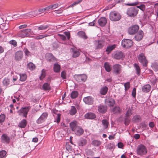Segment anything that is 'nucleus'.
<instances>
[{"label":"nucleus","mask_w":158,"mask_h":158,"mask_svg":"<svg viewBox=\"0 0 158 158\" xmlns=\"http://www.w3.org/2000/svg\"><path fill=\"white\" fill-rule=\"evenodd\" d=\"M82 1V0H77L73 2V4H72L70 6V7H73L74 6L78 4L79 2H81Z\"/></svg>","instance_id":"nucleus-57"},{"label":"nucleus","mask_w":158,"mask_h":158,"mask_svg":"<svg viewBox=\"0 0 158 158\" xmlns=\"http://www.w3.org/2000/svg\"><path fill=\"white\" fill-rule=\"evenodd\" d=\"M83 100L85 103L88 104H92L93 102V98L90 96L84 98Z\"/></svg>","instance_id":"nucleus-16"},{"label":"nucleus","mask_w":158,"mask_h":158,"mask_svg":"<svg viewBox=\"0 0 158 158\" xmlns=\"http://www.w3.org/2000/svg\"><path fill=\"white\" fill-rule=\"evenodd\" d=\"M27 68L31 70H33L35 68V65L32 63L30 62L27 65Z\"/></svg>","instance_id":"nucleus-40"},{"label":"nucleus","mask_w":158,"mask_h":158,"mask_svg":"<svg viewBox=\"0 0 158 158\" xmlns=\"http://www.w3.org/2000/svg\"><path fill=\"white\" fill-rule=\"evenodd\" d=\"M107 108L106 106L103 105H100L98 107V111L101 113H105L107 110Z\"/></svg>","instance_id":"nucleus-13"},{"label":"nucleus","mask_w":158,"mask_h":158,"mask_svg":"<svg viewBox=\"0 0 158 158\" xmlns=\"http://www.w3.org/2000/svg\"><path fill=\"white\" fill-rule=\"evenodd\" d=\"M153 69L156 71L158 70V64L156 63L154 64L152 66Z\"/></svg>","instance_id":"nucleus-58"},{"label":"nucleus","mask_w":158,"mask_h":158,"mask_svg":"<svg viewBox=\"0 0 158 158\" xmlns=\"http://www.w3.org/2000/svg\"><path fill=\"white\" fill-rule=\"evenodd\" d=\"M133 45L132 41L129 39H124L122 40V45L126 48H129L131 47Z\"/></svg>","instance_id":"nucleus-4"},{"label":"nucleus","mask_w":158,"mask_h":158,"mask_svg":"<svg viewBox=\"0 0 158 158\" xmlns=\"http://www.w3.org/2000/svg\"><path fill=\"white\" fill-rule=\"evenodd\" d=\"M130 122V119L129 117L125 116L124 120V123L125 125L127 126L129 124Z\"/></svg>","instance_id":"nucleus-46"},{"label":"nucleus","mask_w":158,"mask_h":158,"mask_svg":"<svg viewBox=\"0 0 158 158\" xmlns=\"http://www.w3.org/2000/svg\"><path fill=\"white\" fill-rule=\"evenodd\" d=\"M132 121L135 123H138L141 121V117L139 115L134 116L132 119Z\"/></svg>","instance_id":"nucleus-25"},{"label":"nucleus","mask_w":158,"mask_h":158,"mask_svg":"<svg viewBox=\"0 0 158 158\" xmlns=\"http://www.w3.org/2000/svg\"><path fill=\"white\" fill-rule=\"evenodd\" d=\"M23 53L21 51H18L15 54L14 59L16 61H20L22 60L23 57Z\"/></svg>","instance_id":"nucleus-8"},{"label":"nucleus","mask_w":158,"mask_h":158,"mask_svg":"<svg viewBox=\"0 0 158 158\" xmlns=\"http://www.w3.org/2000/svg\"><path fill=\"white\" fill-rule=\"evenodd\" d=\"M10 43L15 47L17 45V43L15 40H12L10 41Z\"/></svg>","instance_id":"nucleus-59"},{"label":"nucleus","mask_w":158,"mask_h":158,"mask_svg":"<svg viewBox=\"0 0 158 158\" xmlns=\"http://www.w3.org/2000/svg\"><path fill=\"white\" fill-rule=\"evenodd\" d=\"M151 88V87L149 85H146L142 87V90L144 92H148L149 91Z\"/></svg>","instance_id":"nucleus-28"},{"label":"nucleus","mask_w":158,"mask_h":158,"mask_svg":"<svg viewBox=\"0 0 158 158\" xmlns=\"http://www.w3.org/2000/svg\"><path fill=\"white\" fill-rule=\"evenodd\" d=\"M48 36V35L46 34L40 35L36 36L35 38L36 40H40L42 39L45 37Z\"/></svg>","instance_id":"nucleus-45"},{"label":"nucleus","mask_w":158,"mask_h":158,"mask_svg":"<svg viewBox=\"0 0 158 158\" xmlns=\"http://www.w3.org/2000/svg\"><path fill=\"white\" fill-rule=\"evenodd\" d=\"M105 70L107 72H110L111 71V68L109 63L108 62H105L104 64Z\"/></svg>","instance_id":"nucleus-32"},{"label":"nucleus","mask_w":158,"mask_h":158,"mask_svg":"<svg viewBox=\"0 0 158 158\" xmlns=\"http://www.w3.org/2000/svg\"><path fill=\"white\" fill-rule=\"evenodd\" d=\"M58 6V4H55L47 6L46 7V9L48 10L50 9H53L57 8Z\"/></svg>","instance_id":"nucleus-39"},{"label":"nucleus","mask_w":158,"mask_h":158,"mask_svg":"<svg viewBox=\"0 0 158 158\" xmlns=\"http://www.w3.org/2000/svg\"><path fill=\"white\" fill-rule=\"evenodd\" d=\"M116 46V45L115 44L108 46L106 49V51L109 53L115 48Z\"/></svg>","instance_id":"nucleus-35"},{"label":"nucleus","mask_w":158,"mask_h":158,"mask_svg":"<svg viewBox=\"0 0 158 158\" xmlns=\"http://www.w3.org/2000/svg\"><path fill=\"white\" fill-rule=\"evenodd\" d=\"M43 89L45 90H49L51 89L50 84L48 83H44L42 86Z\"/></svg>","instance_id":"nucleus-31"},{"label":"nucleus","mask_w":158,"mask_h":158,"mask_svg":"<svg viewBox=\"0 0 158 158\" xmlns=\"http://www.w3.org/2000/svg\"><path fill=\"white\" fill-rule=\"evenodd\" d=\"M131 114H132V113H131V110H128L127 111V112L125 114V116H126L127 117H130L131 115Z\"/></svg>","instance_id":"nucleus-54"},{"label":"nucleus","mask_w":158,"mask_h":158,"mask_svg":"<svg viewBox=\"0 0 158 158\" xmlns=\"http://www.w3.org/2000/svg\"><path fill=\"white\" fill-rule=\"evenodd\" d=\"M49 27L48 25H42L39 26L38 27V30H43L47 29Z\"/></svg>","instance_id":"nucleus-34"},{"label":"nucleus","mask_w":158,"mask_h":158,"mask_svg":"<svg viewBox=\"0 0 158 158\" xmlns=\"http://www.w3.org/2000/svg\"><path fill=\"white\" fill-rule=\"evenodd\" d=\"M41 74L40 77V80H42L45 76V70L44 69H43L41 71Z\"/></svg>","instance_id":"nucleus-42"},{"label":"nucleus","mask_w":158,"mask_h":158,"mask_svg":"<svg viewBox=\"0 0 158 158\" xmlns=\"http://www.w3.org/2000/svg\"><path fill=\"white\" fill-rule=\"evenodd\" d=\"M6 118V116L4 114H1L0 115V124H2L5 120Z\"/></svg>","instance_id":"nucleus-44"},{"label":"nucleus","mask_w":158,"mask_h":158,"mask_svg":"<svg viewBox=\"0 0 158 158\" xmlns=\"http://www.w3.org/2000/svg\"><path fill=\"white\" fill-rule=\"evenodd\" d=\"M102 123L105 129H106L109 124V122L106 119L103 120L102 121Z\"/></svg>","instance_id":"nucleus-38"},{"label":"nucleus","mask_w":158,"mask_h":158,"mask_svg":"<svg viewBox=\"0 0 158 158\" xmlns=\"http://www.w3.org/2000/svg\"><path fill=\"white\" fill-rule=\"evenodd\" d=\"M122 111V109L118 106H115L112 110V112L114 114L120 113Z\"/></svg>","instance_id":"nucleus-26"},{"label":"nucleus","mask_w":158,"mask_h":158,"mask_svg":"<svg viewBox=\"0 0 158 158\" xmlns=\"http://www.w3.org/2000/svg\"><path fill=\"white\" fill-rule=\"evenodd\" d=\"M73 131L76 135L78 136L81 135L84 132L83 130L79 126L77 127Z\"/></svg>","instance_id":"nucleus-18"},{"label":"nucleus","mask_w":158,"mask_h":158,"mask_svg":"<svg viewBox=\"0 0 158 158\" xmlns=\"http://www.w3.org/2000/svg\"><path fill=\"white\" fill-rule=\"evenodd\" d=\"M136 153L140 156L145 155L147 152L146 148L143 144L138 145L136 148Z\"/></svg>","instance_id":"nucleus-2"},{"label":"nucleus","mask_w":158,"mask_h":158,"mask_svg":"<svg viewBox=\"0 0 158 158\" xmlns=\"http://www.w3.org/2000/svg\"><path fill=\"white\" fill-rule=\"evenodd\" d=\"M136 90V88H133V90L132 91V95L134 98L135 97Z\"/></svg>","instance_id":"nucleus-60"},{"label":"nucleus","mask_w":158,"mask_h":158,"mask_svg":"<svg viewBox=\"0 0 158 158\" xmlns=\"http://www.w3.org/2000/svg\"><path fill=\"white\" fill-rule=\"evenodd\" d=\"M134 66L135 67V68L136 70V73L138 75H139L140 74V69L139 66L138 64H134Z\"/></svg>","instance_id":"nucleus-47"},{"label":"nucleus","mask_w":158,"mask_h":158,"mask_svg":"<svg viewBox=\"0 0 158 158\" xmlns=\"http://www.w3.org/2000/svg\"><path fill=\"white\" fill-rule=\"evenodd\" d=\"M29 110V107L28 106L22 107L18 112L23 114V116L26 117Z\"/></svg>","instance_id":"nucleus-12"},{"label":"nucleus","mask_w":158,"mask_h":158,"mask_svg":"<svg viewBox=\"0 0 158 158\" xmlns=\"http://www.w3.org/2000/svg\"><path fill=\"white\" fill-rule=\"evenodd\" d=\"M138 4H139V2H134V3H131L127 4H126V5H127V6H136V5H138Z\"/></svg>","instance_id":"nucleus-62"},{"label":"nucleus","mask_w":158,"mask_h":158,"mask_svg":"<svg viewBox=\"0 0 158 158\" xmlns=\"http://www.w3.org/2000/svg\"><path fill=\"white\" fill-rule=\"evenodd\" d=\"M77 35L80 37L83 38L84 39H87L88 37L86 35L85 32L82 31H80L77 33Z\"/></svg>","instance_id":"nucleus-24"},{"label":"nucleus","mask_w":158,"mask_h":158,"mask_svg":"<svg viewBox=\"0 0 158 158\" xmlns=\"http://www.w3.org/2000/svg\"><path fill=\"white\" fill-rule=\"evenodd\" d=\"M123 56V54L122 52H116L114 55V58L117 60L122 58Z\"/></svg>","instance_id":"nucleus-20"},{"label":"nucleus","mask_w":158,"mask_h":158,"mask_svg":"<svg viewBox=\"0 0 158 158\" xmlns=\"http://www.w3.org/2000/svg\"><path fill=\"white\" fill-rule=\"evenodd\" d=\"M27 122L26 119H23L19 123V126L22 128H24L26 126Z\"/></svg>","instance_id":"nucleus-30"},{"label":"nucleus","mask_w":158,"mask_h":158,"mask_svg":"<svg viewBox=\"0 0 158 158\" xmlns=\"http://www.w3.org/2000/svg\"><path fill=\"white\" fill-rule=\"evenodd\" d=\"M139 10L137 8L132 7L128 8L126 11L127 15L130 17H134L138 14Z\"/></svg>","instance_id":"nucleus-1"},{"label":"nucleus","mask_w":158,"mask_h":158,"mask_svg":"<svg viewBox=\"0 0 158 158\" xmlns=\"http://www.w3.org/2000/svg\"><path fill=\"white\" fill-rule=\"evenodd\" d=\"M20 76V80L23 81H25L27 79V75L25 74L22 73L19 74Z\"/></svg>","instance_id":"nucleus-37"},{"label":"nucleus","mask_w":158,"mask_h":158,"mask_svg":"<svg viewBox=\"0 0 158 158\" xmlns=\"http://www.w3.org/2000/svg\"><path fill=\"white\" fill-rule=\"evenodd\" d=\"M95 48L98 49L102 48L104 45V42L102 40L95 41Z\"/></svg>","instance_id":"nucleus-11"},{"label":"nucleus","mask_w":158,"mask_h":158,"mask_svg":"<svg viewBox=\"0 0 158 158\" xmlns=\"http://www.w3.org/2000/svg\"><path fill=\"white\" fill-rule=\"evenodd\" d=\"M66 73L65 71H63L61 73V76L63 79H65L66 78Z\"/></svg>","instance_id":"nucleus-56"},{"label":"nucleus","mask_w":158,"mask_h":158,"mask_svg":"<svg viewBox=\"0 0 158 158\" xmlns=\"http://www.w3.org/2000/svg\"><path fill=\"white\" fill-rule=\"evenodd\" d=\"M121 18V16L118 13L115 11L110 12V19L113 21H117L119 20Z\"/></svg>","instance_id":"nucleus-3"},{"label":"nucleus","mask_w":158,"mask_h":158,"mask_svg":"<svg viewBox=\"0 0 158 158\" xmlns=\"http://www.w3.org/2000/svg\"><path fill=\"white\" fill-rule=\"evenodd\" d=\"M124 86L125 88V90H128L130 87V84L129 82L126 83L124 84Z\"/></svg>","instance_id":"nucleus-53"},{"label":"nucleus","mask_w":158,"mask_h":158,"mask_svg":"<svg viewBox=\"0 0 158 158\" xmlns=\"http://www.w3.org/2000/svg\"><path fill=\"white\" fill-rule=\"evenodd\" d=\"M138 59L143 66L145 67L147 66L148 62L143 53H141L139 54L138 56Z\"/></svg>","instance_id":"nucleus-5"},{"label":"nucleus","mask_w":158,"mask_h":158,"mask_svg":"<svg viewBox=\"0 0 158 158\" xmlns=\"http://www.w3.org/2000/svg\"><path fill=\"white\" fill-rule=\"evenodd\" d=\"M1 139L3 142L8 143L10 142V139L7 135L6 134H4L2 135Z\"/></svg>","instance_id":"nucleus-19"},{"label":"nucleus","mask_w":158,"mask_h":158,"mask_svg":"<svg viewBox=\"0 0 158 158\" xmlns=\"http://www.w3.org/2000/svg\"><path fill=\"white\" fill-rule=\"evenodd\" d=\"M31 31V30L29 29H26L23 30L22 31H21L20 32L21 34H23V36H22V37H23L24 36L26 35L27 34V32H30Z\"/></svg>","instance_id":"nucleus-43"},{"label":"nucleus","mask_w":158,"mask_h":158,"mask_svg":"<svg viewBox=\"0 0 158 158\" xmlns=\"http://www.w3.org/2000/svg\"><path fill=\"white\" fill-rule=\"evenodd\" d=\"M60 114H57V118L56 120V122L59 123L60 121Z\"/></svg>","instance_id":"nucleus-63"},{"label":"nucleus","mask_w":158,"mask_h":158,"mask_svg":"<svg viewBox=\"0 0 158 158\" xmlns=\"http://www.w3.org/2000/svg\"><path fill=\"white\" fill-rule=\"evenodd\" d=\"M8 25L5 23L2 24L1 25V28L3 30H6L8 29Z\"/></svg>","instance_id":"nucleus-50"},{"label":"nucleus","mask_w":158,"mask_h":158,"mask_svg":"<svg viewBox=\"0 0 158 158\" xmlns=\"http://www.w3.org/2000/svg\"><path fill=\"white\" fill-rule=\"evenodd\" d=\"M87 143V141L86 139L81 138L78 140V144L79 146H83L85 145Z\"/></svg>","instance_id":"nucleus-22"},{"label":"nucleus","mask_w":158,"mask_h":158,"mask_svg":"<svg viewBox=\"0 0 158 158\" xmlns=\"http://www.w3.org/2000/svg\"><path fill=\"white\" fill-rule=\"evenodd\" d=\"M135 7L137 8L138 9L139 8L143 11L145 10V6L143 4H142L139 6H137Z\"/></svg>","instance_id":"nucleus-55"},{"label":"nucleus","mask_w":158,"mask_h":158,"mask_svg":"<svg viewBox=\"0 0 158 158\" xmlns=\"http://www.w3.org/2000/svg\"><path fill=\"white\" fill-rule=\"evenodd\" d=\"M77 110L76 108L74 106H72L71 110L69 111V114L70 115H73L77 113Z\"/></svg>","instance_id":"nucleus-33"},{"label":"nucleus","mask_w":158,"mask_h":158,"mask_svg":"<svg viewBox=\"0 0 158 158\" xmlns=\"http://www.w3.org/2000/svg\"><path fill=\"white\" fill-rule=\"evenodd\" d=\"M98 22L100 26L104 27L107 23V20L105 17H102L98 20Z\"/></svg>","instance_id":"nucleus-15"},{"label":"nucleus","mask_w":158,"mask_h":158,"mask_svg":"<svg viewBox=\"0 0 158 158\" xmlns=\"http://www.w3.org/2000/svg\"><path fill=\"white\" fill-rule=\"evenodd\" d=\"M78 95V93L77 91H73L71 92L70 97L72 98H76Z\"/></svg>","instance_id":"nucleus-36"},{"label":"nucleus","mask_w":158,"mask_h":158,"mask_svg":"<svg viewBox=\"0 0 158 158\" xmlns=\"http://www.w3.org/2000/svg\"><path fill=\"white\" fill-rule=\"evenodd\" d=\"M101 144V142L97 140H94L92 142V144L95 146H98L100 145Z\"/></svg>","instance_id":"nucleus-48"},{"label":"nucleus","mask_w":158,"mask_h":158,"mask_svg":"<svg viewBox=\"0 0 158 158\" xmlns=\"http://www.w3.org/2000/svg\"><path fill=\"white\" fill-rule=\"evenodd\" d=\"M10 80L7 78H5L3 81V84L4 85L7 86L10 83Z\"/></svg>","instance_id":"nucleus-41"},{"label":"nucleus","mask_w":158,"mask_h":158,"mask_svg":"<svg viewBox=\"0 0 158 158\" xmlns=\"http://www.w3.org/2000/svg\"><path fill=\"white\" fill-rule=\"evenodd\" d=\"M48 116V114L47 112L43 113L37 120V123L38 124L42 123L45 121Z\"/></svg>","instance_id":"nucleus-10"},{"label":"nucleus","mask_w":158,"mask_h":158,"mask_svg":"<svg viewBox=\"0 0 158 158\" xmlns=\"http://www.w3.org/2000/svg\"><path fill=\"white\" fill-rule=\"evenodd\" d=\"M108 88L105 86L102 87L100 90V93L102 95H106L108 91Z\"/></svg>","instance_id":"nucleus-21"},{"label":"nucleus","mask_w":158,"mask_h":158,"mask_svg":"<svg viewBox=\"0 0 158 158\" xmlns=\"http://www.w3.org/2000/svg\"><path fill=\"white\" fill-rule=\"evenodd\" d=\"M24 52L25 55L27 56H31V52L28 50L27 48L24 49Z\"/></svg>","instance_id":"nucleus-52"},{"label":"nucleus","mask_w":158,"mask_h":158,"mask_svg":"<svg viewBox=\"0 0 158 158\" xmlns=\"http://www.w3.org/2000/svg\"><path fill=\"white\" fill-rule=\"evenodd\" d=\"M6 152L4 150H2L0 152V158H3L6 156Z\"/></svg>","instance_id":"nucleus-49"},{"label":"nucleus","mask_w":158,"mask_h":158,"mask_svg":"<svg viewBox=\"0 0 158 158\" xmlns=\"http://www.w3.org/2000/svg\"><path fill=\"white\" fill-rule=\"evenodd\" d=\"M109 103H110L109 106H113L114 103V101L113 99H112L110 100L108 102Z\"/></svg>","instance_id":"nucleus-61"},{"label":"nucleus","mask_w":158,"mask_h":158,"mask_svg":"<svg viewBox=\"0 0 158 158\" xmlns=\"http://www.w3.org/2000/svg\"><path fill=\"white\" fill-rule=\"evenodd\" d=\"M71 50L73 52L72 56L73 57H77L80 55V53L79 51L76 50L73 48H71Z\"/></svg>","instance_id":"nucleus-27"},{"label":"nucleus","mask_w":158,"mask_h":158,"mask_svg":"<svg viewBox=\"0 0 158 158\" xmlns=\"http://www.w3.org/2000/svg\"><path fill=\"white\" fill-rule=\"evenodd\" d=\"M74 77L76 80L79 82H84L86 80L87 76L85 74L75 75Z\"/></svg>","instance_id":"nucleus-6"},{"label":"nucleus","mask_w":158,"mask_h":158,"mask_svg":"<svg viewBox=\"0 0 158 158\" xmlns=\"http://www.w3.org/2000/svg\"><path fill=\"white\" fill-rule=\"evenodd\" d=\"M143 35V32L142 31L140 30L136 34L135 36V38L136 41H139L142 39Z\"/></svg>","instance_id":"nucleus-14"},{"label":"nucleus","mask_w":158,"mask_h":158,"mask_svg":"<svg viewBox=\"0 0 158 158\" xmlns=\"http://www.w3.org/2000/svg\"><path fill=\"white\" fill-rule=\"evenodd\" d=\"M139 28V26L138 25H134L130 27L128 30V32L130 35H134L136 33Z\"/></svg>","instance_id":"nucleus-7"},{"label":"nucleus","mask_w":158,"mask_h":158,"mask_svg":"<svg viewBox=\"0 0 158 158\" xmlns=\"http://www.w3.org/2000/svg\"><path fill=\"white\" fill-rule=\"evenodd\" d=\"M84 117L85 118L88 119H94L96 118L95 115L93 113L89 112L86 114Z\"/></svg>","instance_id":"nucleus-17"},{"label":"nucleus","mask_w":158,"mask_h":158,"mask_svg":"<svg viewBox=\"0 0 158 158\" xmlns=\"http://www.w3.org/2000/svg\"><path fill=\"white\" fill-rule=\"evenodd\" d=\"M49 56L51 57V59L49 60V61H52L54 60L55 58L53 56L52 54H48Z\"/></svg>","instance_id":"nucleus-64"},{"label":"nucleus","mask_w":158,"mask_h":158,"mask_svg":"<svg viewBox=\"0 0 158 158\" xmlns=\"http://www.w3.org/2000/svg\"><path fill=\"white\" fill-rule=\"evenodd\" d=\"M66 149L68 151H71L72 149V147L69 143H66Z\"/></svg>","instance_id":"nucleus-51"},{"label":"nucleus","mask_w":158,"mask_h":158,"mask_svg":"<svg viewBox=\"0 0 158 158\" xmlns=\"http://www.w3.org/2000/svg\"><path fill=\"white\" fill-rule=\"evenodd\" d=\"M77 122L76 121H74L70 123V126L71 129L73 131H75L77 127H78L77 126Z\"/></svg>","instance_id":"nucleus-23"},{"label":"nucleus","mask_w":158,"mask_h":158,"mask_svg":"<svg viewBox=\"0 0 158 158\" xmlns=\"http://www.w3.org/2000/svg\"><path fill=\"white\" fill-rule=\"evenodd\" d=\"M113 71L114 73L118 75L122 71V67L119 64H115L113 66Z\"/></svg>","instance_id":"nucleus-9"},{"label":"nucleus","mask_w":158,"mask_h":158,"mask_svg":"<svg viewBox=\"0 0 158 158\" xmlns=\"http://www.w3.org/2000/svg\"><path fill=\"white\" fill-rule=\"evenodd\" d=\"M60 65L57 63L55 64L53 66L54 71L56 73H58L60 72Z\"/></svg>","instance_id":"nucleus-29"}]
</instances>
